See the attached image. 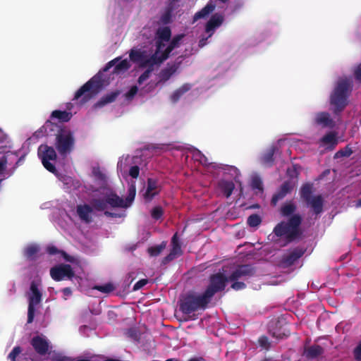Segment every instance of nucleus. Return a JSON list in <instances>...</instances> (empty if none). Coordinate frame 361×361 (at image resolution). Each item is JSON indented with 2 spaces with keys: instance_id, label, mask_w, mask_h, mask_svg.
I'll list each match as a JSON object with an SVG mask.
<instances>
[{
  "instance_id": "1",
  "label": "nucleus",
  "mask_w": 361,
  "mask_h": 361,
  "mask_svg": "<svg viewBox=\"0 0 361 361\" xmlns=\"http://www.w3.org/2000/svg\"><path fill=\"white\" fill-rule=\"evenodd\" d=\"M302 219L298 214L290 216L287 221H282L274 228V234L278 237H284L286 243L299 240L302 235L300 228Z\"/></svg>"
},
{
  "instance_id": "2",
  "label": "nucleus",
  "mask_w": 361,
  "mask_h": 361,
  "mask_svg": "<svg viewBox=\"0 0 361 361\" xmlns=\"http://www.w3.org/2000/svg\"><path fill=\"white\" fill-rule=\"evenodd\" d=\"M104 80L99 74L93 76L75 93L73 100L82 98L83 103L94 97L103 88Z\"/></svg>"
},
{
  "instance_id": "3",
  "label": "nucleus",
  "mask_w": 361,
  "mask_h": 361,
  "mask_svg": "<svg viewBox=\"0 0 361 361\" xmlns=\"http://www.w3.org/2000/svg\"><path fill=\"white\" fill-rule=\"evenodd\" d=\"M348 83L346 80H340L330 97V104L334 106V113H341L348 104Z\"/></svg>"
},
{
  "instance_id": "4",
  "label": "nucleus",
  "mask_w": 361,
  "mask_h": 361,
  "mask_svg": "<svg viewBox=\"0 0 361 361\" xmlns=\"http://www.w3.org/2000/svg\"><path fill=\"white\" fill-rule=\"evenodd\" d=\"M210 301L202 293L187 295L180 304V310L185 314H190L199 309L204 310Z\"/></svg>"
},
{
  "instance_id": "5",
  "label": "nucleus",
  "mask_w": 361,
  "mask_h": 361,
  "mask_svg": "<svg viewBox=\"0 0 361 361\" xmlns=\"http://www.w3.org/2000/svg\"><path fill=\"white\" fill-rule=\"evenodd\" d=\"M75 138L73 133L64 127L59 130L56 135L55 147L61 156L66 155L73 149Z\"/></svg>"
},
{
  "instance_id": "6",
  "label": "nucleus",
  "mask_w": 361,
  "mask_h": 361,
  "mask_svg": "<svg viewBox=\"0 0 361 361\" xmlns=\"http://www.w3.org/2000/svg\"><path fill=\"white\" fill-rule=\"evenodd\" d=\"M228 281V277L226 276L224 274L216 273L212 274L209 279V285L203 294L211 301L216 293L224 290Z\"/></svg>"
},
{
  "instance_id": "7",
  "label": "nucleus",
  "mask_w": 361,
  "mask_h": 361,
  "mask_svg": "<svg viewBox=\"0 0 361 361\" xmlns=\"http://www.w3.org/2000/svg\"><path fill=\"white\" fill-rule=\"evenodd\" d=\"M28 308H27V324H31L34 321L35 314V307L42 301V294L38 288L35 281H32L30 287V293H27Z\"/></svg>"
},
{
  "instance_id": "8",
  "label": "nucleus",
  "mask_w": 361,
  "mask_h": 361,
  "mask_svg": "<svg viewBox=\"0 0 361 361\" xmlns=\"http://www.w3.org/2000/svg\"><path fill=\"white\" fill-rule=\"evenodd\" d=\"M37 154L41 159L44 167L51 173H56L55 166L50 163V161H55L57 158V154L55 149L47 145H40L37 149Z\"/></svg>"
},
{
  "instance_id": "9",
  "label": "nucleus",
  "mask_w": 361,
  "mask_h": 361,
  "mask_svg": "<svg viewBox=\"0 0 361 361\" xmlns=\"http://www.w3.org/2000/svg\"><path fill=\"white\" fill-rule=\"evenodd\" d=\"M306 252V249L302 247H296L290 250L287 253L282 255L279 265L282 268H289L301 258Z\"/></svg>"
},
{
  "instance_id": "10",
  "label": "nucleus",
  "mask_w": 361,
  "mask_h": 361,
  "mask_svg": "<svg viewBox=\"0 0 361 361\" xmlns=\"http://www.w3.org/2000/svg\"><path fill=\"white\" fill-rule=\"evenodd\" d=\"M50 275L54 281H60L65 279H71L75 274L71 265L61 264L50 269Z\"/></svg>"
},
{
  "instance_id": "11",
  "label": "nucleus",
  "mask_w": 361,
  "mask_h": 361,
  "mask_svg": "<svg viewBox=\"0 0 361 361\" xmlns=\"http://www.w3.org/2000/svg\"><path fill=\"white\" fill-rule=\"evenodd\" d=\"M256 270L250 264L238 266L228 276L229 281L247 280L255 275Z\"/></svg>"
},
{
  "instance_id": "12",
  "label": "nucleus",
  "mask_w": 361,
  "mask_h": 361,
  "mask_svg": "<svg viewBox=\"0 0 361 361\" xmlns=\"http://www.w3.org/2000/svg\"><path fill=\"white\" fill-rule=\"evenodd\" d=\"M30 344L39 355H45L49 352V343L45 337L35 336L31 339Z\"/></svg>"
},
{
  "instance_id": "13",
  "label": "nucleus",
  "mask_w": 361,
  "mask_h": 361,
  "mask_svg": "<svg viewBox=\"0 0 361 361\" xmlns=\"http://www.w3.org/2000/svg\"><path fill=\"white\" fill-rule=\"evenodd\" d=\"M295 185L290 180H286L280 186L278 191L274 193L271 197V203L276 205L277 202L283 199L288 194L293 190Z\"/></svg>"
},
{
  "instance_id": "14",
  "label": "nucleus",
  "mask_w": 361,
  "mask_h": 361,
  "mask_svg": "<svg viewBox=\"0 0 361 361\" xmlns=\"http://www.w3.org/2000/svg\"><path fill=\"white\" fill-rule=\"evenodd\" d=\"M164 42V40L158 38L157 39L155 42V51L149 57L148 63L152 62L154 63L161 64L164 61H166L168 59L164 58L165 50L162 51V49L165 47Z\"/></svg>"
},
{
  "instance_id": "15",
  "label": "nucleus",
  "mask_w": 361,
  "mask_h": 361,
  "mask_svg": "<svg viewBox=\"0 0 361 361\" xmlns=\"http://www.w3.org/2000/svg\"><path fill=\"white\" fill-rule=\"evenodd\" d=\"M161 189L158 185L157 180L149 178L147 181V188L143 194V197L146 202H150L153 198L158 195Z\"/></svg>"
},
{
  "instance_id": "16",
  "label": "nucleus",
  "mask_w": 361,
  "mask_h": 361,
  "mask_svg": "<svg viewBox=\"0 0 361 361\" xmlns=\"http://www.w3.org/2000/svg\"><path fill=\"white\" fill-rule=\"evenodd\" d=\"M93 211V208L90 204H78L76 207V212L78 217L82 222L86 224H90L92 221L91 214Z\"/></svg>"
},
{
  "instance_id": "17",
  "label": "nucleus",
  "mask_w": 361,
  "mask_h": 361,
  "mask_svg": "<svg viewBox=\"0 0 361 361\" xmlns=\"http://www.w3.org/2000/svg\"><path fill=\"white\" fill-rule=\"evenodd\" d=\"M118 61L119 58H116L108 62L104 68V71H107L113 66H115L113 71L114 73H119L121 71H126L130 68V65L127 59L122 60L116 63Z\"/></svg>"
},
{
  "instance_id": "18",
  "label": "nucleus",
  "mask_w": 361,
  "mask_h": 361,
  "mask_svg": "<svg viewBox=\"0 0 361 361\" xmlns=\"http://www.w3.org/2000/svg\"><path fill=\"white\" fill-rule=\"evenodd\" d=\"M311 207L313 213L317 216L321 214L324 209V200L321 195H314L311 199L305 202Z\"/></svg>"
},
{
  "instance_id": "19",
  "label": "nucleus",
  "mask_w": 361,
  "mask_h": 361,
  "mask_svg": "<svg viewBox=\"0 0 361 361\" xmlns=\"http://www.w3.org/2000/svg\"><path fill=\"white\" fill-rule=\"evenodd\" d=\"M314 123L323 128L333 127L334 122L328 112H319L316 114Z\"/></svg>"
},
{
  "instance_id": "20",
  "label": "nucleus",
  "mask_w": 361,
  "mask_h": 361,
  "mask_svg": "<svg viewBox=\"0 0 361 361\" xmlns=\"http://www.w3.org/2000/svg\"><path fill=\"white\" fill-rule=\"evenodd\" d=\"M107 206L116 208H127V205L124 203V200L120 197L116 192H111L105 195Z\"/></svg>"
},
{
  "instance_id": "21",
  "label": "nucleus",
  "mask_w": 361,
  "mask_h": 361,
  "mask_svg": "<svg viewBox=\"0 0 361 361\" xmlns=\"http://www.w3.org/2000/svg\"><path fill=\"white\" fill-rule=\"evenodd\" d=\"M223 22L224 16L221 14H214L206 24V32H210L214 31L216 27H219L223 23Z\"/></svg>"
},
{
  "instance_id": "22",
  "label": "nucleus",
  "mask_w": 361,
  "mask_h": 361,
  "mask_svg": "<svg viewBox=\"0 0 361 361\" xmlns=\"http://www.w3.org/2000/svg\"><path fill=\"white\" fill-rule=\"evenodd\" d=\"M159 63H154L152 62L148 63V59L141 63V68H147V69L139 76L137 82L139 84H142L143 82L147 80L151 73L154 71V66H160Z\"/></svg>"
},
{
  "instance_id": "23",
  "label": "nucleus",
  "mask_w": 361,
  "mask_h": 361,
  "mask_svg": "<svg viewBox=\"0 0 361 361\" xmlns=\"http://www.w3.org/2000/svg\"><path fill=\"white\" fill-rule=\"evenodd\" d=\"M277 149L276 146H271L264 152L261 158V162L267 167H271L274 162V154Z\"/></svg>"
},
{
  "instance_id": "24",
  "label": "nucleus",
  "mask_w": 361,
  "mask_h": 361,
  "mask_svg": "<svg viewBox=\"0 0 361 361\" xmlns=\"http://www.w3.org/2000/svg\"><path fill=\"white\" fill-rule=\"evenodd\" d=\"M324 353V348L319 345H313L305 349L304 355L306 358L312 360Z\"/></svg>"
},
{
  "instance_id": "25",
  "label": "nucleus",
  "mask_w": 361,
  "mask_h": 361,
  "mask_svg": "<svg viewBox=\"0 0 361 361\" xmlns=\"http://www.w3.org/2000/svg\"><path fill=\"white\" fill-rule=\"evenodd\" d=\"M129 56L132 61L135 63H140V67H141V63L149 59V57L147 56V51H142L140 49H132L130 52Z\"/></svg>"
},
{
  "instance_id": "26",
  "label": "nucleus",
  "mask_w": 361,
  "mask_h": 361,
  "mask_svg": "<svg viewBox=\"0 0 361 361\" xmlns=\"http://www.w3.org/2000/svg\"><path fill=\"white\" fill-rule=\"evenodd\" d=\"M184 36L185 35L183 34H180V35H177L173 37V39L170 42L169 44L165 49L164 58H169L171 51L173 49L178 48L180 47V42L183 39V38L184 37Z\"/></svg>"
},
{
  "instance_id": "27",
  "label": "nucleus",
  "mask_w": 361,
  "mask_h": 361,
  "mask_svg": "<svg viewBox=\"0 0 361 361\" xmlns=\"http://www.w3.org/2000/svg\"><path fill=\"white\" fill-rule=\"evenodd\" d=\"M218 185L221 192L227 198L231 195L233 190L235 189L234 183L229 180H221L219 182Z\"/></svg>"
},
{
  "instance_id": "28",
  "label": "nucleus",
  "mask_w": 361,
  "mask_h": 361,
  "mask_svg": "<svg viewBox=\"0 0 361 361\" xmlns=\"http://www.w3.org/2000/svg\"><path fill=\"white\" fill-rule=\"evenodd\" d=\"M215 9V5L212 3L207 4L200 11L197 12L193 16V22L198 20L199 19L204 18L209 16Z\"/></svg>"
},
{
  "instance_id": "29",
  "label": "nucleus",
  "mask_w": 361,
  "mask_h": 361,
  "mask_svg": "<svg viewBox=\"0 0 361 361\" xmlns=\"http://www.w3.org/2000/svg\"><path fill=\"white\" fill-rule=\"evenodd\" d=\"M119 92L118 91L116 92H112L109 94H107L104 96H103L96 104L95 106L97 107H102L105 106L107 104L111 103L114 102L117 97L118 96Z\"/></svg>"
},
{
  "instance_id": "30",
  "label": "nucleus",
  "mask_w": 361,
  "mask_h": 361,
  "mask_svg": "<svg viewBox=\"0 0 361 361\" xmlns=\"http://www.w3.org/2000/svg\"><path fill=\"white\" fill-rule=\"evenodd\" d=\"M90 205L93 210L97 212L105 211L108 208L105 197L104 198H93L90 201Z\"/></svg>"
},
{
  "instance_id": "31",
  "label": "nucleus",
  "mask_w": 361,
  "mask_h": 361,
  "mask_svg": "<svg viewBox=\"0 0 361 361\" xmlns=\"http://www.w3.org/2000/svg\"><path fill=\"white\" fill-rule=\"evenodd\" d=\"M191 89V85L189 83H185L180 87L178 89L174 91V92L171 96V100L172 102H177L179 99L188 91Z\"/></svg>"
},
{
  "instance_id": "32",
  "label": "nucleus",
  "mask_w": 361,
  "mask_h": 361,
  "mask_svg": "<svg viewBox=\"0 0 361 361\" xmlns=\"http://www.w3.org/2000/svg\"><path fill=\"white\" fill-rule=\"evenodd\" d=\"M51 118H56L61 122H68L72 118V114L66 111L54 110L51 114Z\"/></svg>"
},
{
  "instance_id": "33",
  "label": "nucleus",
  "mask_w": 361,
  "mask_h": 361,
  "mask_svg": "<svg viewBox=\"0 0 361 361\" xmlns=\"http://www.w3.org/2000/svg\"><path fill=\"white\" fill-rule=\"evenodd\" d=\"M321 142L324 145H331L333 148L338 144L336 135L334 132H329L324 135L321 139Z\"/></svg>"
},
{
  "instance_id": "34",
  "label": "nucleus",
  "mask_w": 361,
  "mask_h": 361,
  "mask_svg": "<svg viewBox=\"0 0 361 361\" xmlns=\"http://www.w3.org/2000/svg\"><path fill=\"white\" fill-rule=\"evenodd\" d=\"M296 209L297 207L293 203H286L281 207V214L284 217L291 216Z\"/></svg>"
},
{
  "instance_id": "35",
  "label": "nucleus",
  "mask_w": 361,
  "mask_h": 361,
  "mask_svg": "<svg viewBox=\"0 0 361 361\" xmlns=\"http://www.w3.org/2000/svg\"><path fill=\"white\" fill-rule=\"evenodd\" d=\"M158 39L169 42L171 37V30L169 27L159 28L156 32Z\"/></svg>"
},
{
  "instance_id": "36",
  "label": "nucleus",
  "mask_w": 361,
  "mask_h": 361,
  "mask_svg": "<svg viewBox=\"0 0 361 361\" xmlns=\"http://www.w3.org/2000/svg\"><path fill=\"white\" fill-rule=\"evenodd\" d=\"M312 193V185L310 183L304 184L300 189V197L304 200L305 202L311 199Z\"/></svg>"
},
{
  "instance_id": "37",
  "label": "nucleus",
  "mask_w": 361,
  "mask_h": 361,
  "mask_svg": "<svg viewBox=\"0 0 361 361\" xmlns=\"http://www.w3.org/2000/svg\"><path fill=\"white\" fill-rule=\"evenodd\" d=\"M166 243L163 241L160 245L149 247L147 249V252L151 257H157L165 249Z\"/></svg>"
},
{
  "instance_id": "38",
  "label": "nucleus",
  "mask_w": 361,
  "mask_h": 361,
  "mask_svg": "<svg viewBox=\"0 0 361 361\" xmlns=\"http://www.w3.org/2000/svg\"><path fill=\"white\" fill-rule=\"evenodd\" d=\"M136 195V187L135 183H132L128 189V195L124 200V203L127 205V207H130L133 203Z\"/></svg>"
},
{
  "instance_id": "39",
  "label": "nucleus",
  "mask_w": 361,
  "mask_h": 361,
  "mask_svg": "<svg viewBox=\"0 0 361 361\" xmlns=\"http://www.w3.org/2000/svg\"><path fill=\"white\" fill-rule=\"evenodd\" d=\"M176 68L174 66L164 68L161 71L159 77L161 81H167L175 73Z\"/></svg>"
},
{
  "instance_id": "40",
  "label": "nucleus",
  "mask_w": 361,
  "mask_h": 361,
  "mask_svg": "<svg viewBox=\"0 0 361 361\" xmlns=\"http://www.w3.org/2000/svg\"><path fill=\"white\" fill-rule=\"evenodd\" d=\"M39 247L35 245L27 246L24 250V255L29 259H34L39 252Z\"/></svg>"
},
{
  "instance_id": "41",
  "label": "nucleus",
  "mask_w": 361,
  "mask_h": 361,
  "mask_svg": "<svg viewBox=\"0 0 361 361\" xmlns=\"http://www.w3.org/2000/svg\"><path fill=\"white\" fill-rule=\"evenodd\" d=\"M94 289L104 293H109L115 290V286L111 283H106L103 285H96L94 286Z\"/></svg>"
},
{
  "instance_id": "42",
  "label": "nucleus",
  "mask_w": 361,
  "mask_h": 361,
  "mask_svg": "<svg viewBox=\"0 0 361 361\" xmlns=\"http://www.w3.org/2000/svg\"><path fill=\"white\" fill-rule=\"evenodd\" d=\"M262 222V219L259 215L257 214H252L248 216L247 223L250 227H257Z\"/></svg>"
},
{
  "instance_id": "43",
  "label": "nucleus",
  "mask_w": 361,
  "mask_h": 361,
  "mask_svg": "<svg viewBox=\"0 0 361 361\" xmlns=\"http://www.w3.org/2000/svg\"><path fill=\"white\" fill-rule=\"evenodd\" d=\"M22 350L20 346H16L8 355V359L11 361H16V357L20 354Z\"/></svg>"
},
{
  "instance_id": "44",
  "label": "nucleus",
  "mask_w": 361,
  "mask_h": 361,
  "mask_svg": "<svg viewBox=\"0 0 361 361\" xmlns=\"http://www.w3.org/2000/svg\"><path fill=\"white\" fill-rule=\"evenodd\" d=\"M164 212L161 207H155L152 210V217L156 220H158L161 218L163 216Z\"/></svg>"
},
{
  "instance_id": "45",
  "label": "nucleus",
  "mask_w": 361,
  "mask_h": 361,
  "mask_svg": "<svg viewBox=\"0 0 361 361\" xmlns=\"http://www.w3.org/2000/svg\"><path fill=\"white\" fill-rule=\"evenodd\" d=\"M258 342H259V345L262 348L266 349V350L269 349L270 342L269 341V338L267 336H262L259 337Z\"/></svg>"
},
{
  "instance_id": "46",
  "label": "nucleus",
  "mask_w": 361,
  "mask_h": 361,
  "mask_svg": "<svg viewBox=\"0 0 361 361\" xmlns=\"http://www.w3.org/2000/svg\"><path fill=\"white\" fill-rule=\"evenodd\" d=\"M252 188L259 190H263L262 181L259 177H255L252 180Z\"/></svg>"
},
{
  "instance_id": "47",
  "label": "nucleus",
  "mask_w": 361,
  "mask_h": 361,
  "mask_svg": "<svg viewBox=\"0 0 361 361\" xmlns=\"http://www.w3.org/2000/svg\"><path fill=\"white\" fill-rule=\"evenodd\" d=\"M233 283L231 286V288L235 290H240L245 289L246 288V284L243 281H231Z\"/></svg>"
},
{
  "instance_id": "48",
  "label": "nucleus",
  "mask_w": 361,
  "mask_h": 361,
  "mask_svg": "<svg viewBox=\"0 0 361 361\" xmlns=\"http://www.w3.org/2000/svg\"><path fill=\"white\" fill-rule=\"evenodd\" d=\"M353 154V150L348 146H346L344 149L339 150L336 153V156L340 155L341 157H348Z\"/></svg>"
},
{
  "instance_id": "49",
  "label": "nucleus",
  "mask_w": 361,
  "mask_h": 361,
  "mask_svg": "<svg viewBox=\"0 0 361 361\" xmlns=\"http://www.w3.org/2000/svg\"><path fill=\"white\" fill-rule=\"evenodd\" d=\"M171 18V11L168 10L161 16L160 20L163 24H168L170 23Z\"/></svg>"
},
{
  "instance_id": "50",
  "label": "nucleus",
  "mask_w": 361,
  "mask_h": 361,
  "mask_svg": "<svg viewBox=\"0 0 361 361\" xmlns=\"http://www.w3.org/2000/svg\"><path fill=\"white\" fill-rule=\"evenodd\" d=\"M140 174V168L137 166H131L129 170V175L133 178H137Z\"/></svg>"
},
{
  "instance_id": "51",
  "label": "nucleus",
  "mask_w": 361,
  "mask_h": 361,
  "mask_svg": "<svg viewBox=\"0 0 361 361\" xmlns=\"http://www.w3.org/2000/svg\"><path fill=\"white\" fill-rule=\"evenodd\" d=\"M148 283V280L146 279H142L138 281L133 286V290L134 291L138 290L142 287H144Z\"/></svg>"
},
{
  "instance_id": "52",
  "label": "nucleus",
  "mask_w": 361,
  "mask_h": 361,
  "mask_svg": "<svg viewBox=\"0 0 361 361\" xmlns=\"http://www.w3.org/2000/svg\"><path fill=\"white\" fill-rule=\"evenodd\" d=\"M137 90H138V89H137V86L131 87L130 89L129 90V91L126 93V97L128 99H133L134 97V96L137 94Z\"/></svg>"
},
{
  "instance_id": "53",
  "label": "nucleus",
  "mask_w": 361,
  "mask_h": 361,
  "mask_svg": "<svg viewBox=\"0 0 361 361\" xmlns=\"http://www.w3.org/2000/svg\"><path fill=\"white\" fill-rule=\"evenodd\" d=\"M170 252L175 255L176 257L181 255L182 250L180 245H172V248L171 249Z\"/></svg>"
},
{
  "instance_id": "54",
  "label": "nucleus",
  "mask_w": 361,
  "mask_h": 361,
  "mask_svg": "<svg viewBox=\"0 0 361 361\" xmlns=\"http://www.w3.org/2000/svg\"><path fill=\"white\" fill-rule=\"evenodd\" d=\"M271 334L273 337H275L278 339H281L284 337H288L290 335V333L288 331L286 332L285 331L283 332L273 331Z\"/></svg>"
},
{
  "instance_id": "55",
  "label": "nucleus",
  "mask_w": 361,
  "mask_h": 361,
  "mask_svg": "<svg viewBox=\"0 0 361 361\" xmlns=\"http://www.w3.org/2000/svg\"><path fill=\"white\" fill-rule=\"evenodd\" d=\"M47 252L51 255L61 254V250H59L56 246L51 245L47 247Z\"/></svg>"
},
{
  "instance_id": "56",
  "label": "nucleus",
  "mask_w": 361,
  "mask_h": 361,
  "mask_svg": "<svg viewBox=\"0 0 361 361\" xmlns=\"http://www.w3.org/2000/svg\"><path fill=\"white\" fill-rule=\"evenodd\" d=\"M355 359L357 361L361 360V343H360L354 350Z\"/></svg>"
},
{
  "instance_id": "57",
  "label": "nucleus",
  "mask_w": 361,
  "mask_h": 361,
  "mask_svg": "<svg viewBox=\"0 0 361 361\" xmlns=\"http://www.w3.org/2000/svg\"><path fill=\"white\" fill-rule=\"evenodd\" d=\"M176 257L175 255H173V254H171V252H169V255H167L166 257H164L163 259H162V261H161V264H168L169 262H171L172 260H173Z\"/></svg>"
},
{
  "instance_id": "58",
  "label": "nucleus",
  "mask_w": 361,
  "mask_h": 361,
  "mask_svg": "<svg viewBox=\"0 0 361 361\" xmlns=\"http://www.w3.org/2000/svg\"><path fill=\"white\" fill-rule=\"evenodd\" d=\"M354 75L356 80L361 82V63L357 66L354 71Z\"/></svg>"
},
{
  "instance_id": "59",
  "label": "nucleus",
  "mask_w": 361,
  "mask_h": 361,
  "mask_svg": "<svg viewBox=\"0 0 361 361\" xmlns=\"http://www.w3.org/2000/svg\"><path fill=\"white\" fill-rule=\"evenodd\" d=\"M61 255L66 262H73L74 258L72 256L68 255L65 251L61 250Z\"/></svg>"
},
{
  "instance_id": "60",
  "label": "nucleus",
  "mask_w": 361,
  "mask_h": 361,
  "mask_svg": "<svg viewBox=\"0 0 361 361\" xmlns=\"http://www.w3.org/2000/svg\"><path fill=\"white\" fill-rule=\"evenodd\" d=\"M169 148V145L166 144H158L153 146V149H159L161 151H166Z\"/></svg>"
},
{
  "instance_id": "61",
  "label": "nucleus",
  "mask_w": 361,
  "mask_h": 361,
  "mask_svg": "<svg viewBox=\"0 0 361 361\" xmlns=\"http://www.w3.org/2000/svg\"><path fill=\"white\" fill-rule=\"evenodd\" d=\"M52 123L49 121H47L44 126H43L42 128H39L38 131H37L35 133H43L47 131V128L48 126H51Z\"/></svg>"
},
{
  "instance_id": "62",
  "label": "nucleus",
  "mask_w": 361,
  "mask_h": 361,
  "mask_svg": "<svg viewBox=\"0 0 361 361\" xmlns=\"http://www.w3.org/2000/svg\"><path fill=\"white\" fill-rule=\"evenodd\" d=\"M62 293L64 295V299L66 300L67 297L70 296L72 294V290H71V288L67 287V288H64L62 290Z\"/></svg>"
},
{
  "instance_id": "63",
  "label": "nucleus",
  "mask_w": 361,
  "mask_h": 361,
  "mask_svg": "<svg viewBox=\"0 0 361 361\" xmlns=\"http://www.w3.org/2000/svg\"><path fill=\"white\" fill-rule=\"evenodd\" d=\"M171 245H180V243H179V240H178V234L177 233H176L173 237H172V239H171Z\"/></svg>"
},
{
  "instance_id": "64",
  "label": "nucleus",
  "mask_w": 361,
  "mask_h": 361,
  "mask_svg": "<svg viewBox=\"0 0 361 361\" xmlns=\"http://www.w3.org/2000/svg\"><path fill=\"white\" fill-rule=\"evenodd\" d=\"M207 39L208 37H205V38H202L201 39L200 41H199V44H198V46L200 47H203L204 46H205L207 44Z\"/></svg>"
}]
</instances>
